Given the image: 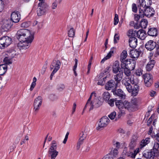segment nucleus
I'll use <instances>...</instances> for the list:
<instances>
[{
	"label": "nucleus",
	"mask_w": 159,
	"mask_h": 159,
	"mask_svg": "<svg viewBox=\"0 0 159 159\" xmlns=\"http://www.w3.org/2000/svg\"><path fill=\"white\" fill-rule=\"evenodd\" d=\"M134 84L133 80L131 81V79L129 78H125L122 80V84L124 85L127 91L129 93H131L133 96H136L138 93L139 90V86L137 84H134L133 88L131 85Z\"/></svg>",
	"instance_id": "1"
},
{
	"label": "nucleus",
	"mask_w": 159,
	"mask_h": 159,
	"mask_svg": "<svg viewBox=\"0 0 159 159\" xmlns=\"http://www.w3.org/2000/svg\"><path fill=\"white\" fill-rule=\"evenodd\" d=\"M116 105L120 110L119 112L118 117L120 118L122 114H125L126 110L129 112H131L133 110V106H131L129 102L125 101L123 102L121 100H118L115 102Z\"/></svg>",
	"instance_id": "2"
},
{
	"label": "nucleus",
	"mask_w": 159,
	"mask_h": 159,
	"mask_svg": "<svg viewBox=\"0 0 159 159\" xmlns=\"http://www.w3.org/2000/svg\"><path fill=\"white\" fill-rule=\"evenodd\" d=\"M20 42L18 44V46L20 49H26L28 48L32 42L34 38V35L30 33V35H23L17 37Z\"/></svg>",
	"instance_id": "3"
},
{
	"label": "nucleus",
	"mask_w": 159,
	"mask_h": 159,
	"mask_svg": "<svg viewBox=\"0 0 159 159\" xmlns=\"http://www.w3.org/2000/svg\"><path fill=\"white\" fill-rule=\"evenodd\" d=\"M140 3V5H138V8H140L143 7L144 9L143 11V15L146 16L147 17H150L153 16L154 14V10L153 8L151 7H146L147 5L146 2H145V0H138Z\"/></svg>",
	"instance_id": "4"
},
{
	"label": "nucleus",
	"mask_w": 159,
	"mask_h": 159,
	"mask_svg": "<svg viewBox=\"0 0 159 159\" xmlns=\"http://www.w3.org/2000/svg\"><path fill=\"white\" fill-rule=\"evenodd\" d=\"M96 93L94 92L92 93L89 98L85 106V108L88 106L90 107L89 110L93 109L94 107H98L101 105V102L97 99H95L93 101H91L92 97L93 96L94 97L96 96Z\"/></svg>",
	"instance_id": "5"
},
{
	"label": "nucleus",
	"mask_w": 159,
	"mask_h": 159,
	"mask_svg": "<svg viewBox=\"0 0 159 159\" xmlns=\"http://www.w3.org/2000/svg\"><path fill=\"white\" fill-rule=\"evenodd\" d=\"M96 93L94 92L92 93L89 98L85 106V108L88 106L90 107L89 110L93 109L94 107H98L101 105V102L97 99H95L93 101H91L92 97L93 96L94 97L96 96Z\"/></svg>",
	"instance_id": "6"
},
{
	"label": "nucleus",
	"mask_w": 159,
	"mask_h": 159,
	"mask_svg": "<svg viewBox=\"0 0 159 159\" xmlns=\"http://www.w3.org/2000/svg\"><path fill=\"white\" fill-rule=\"evenodd\" d=\"M136 64L135 61L131 59H127L121 64V68H127L131 70H133L135 67Z\"/></svg>",
	"instance_id": "7"
},
{
	"label": "nucleus",
	"mask_w": 159,
	"mask_h": 159,
	"mask_svg": "<svg viewBox=\"0 0 159 159\" xmlns=\"http://www.w3.org/2000/svg\"><path fill=\"white\" fill-rule=\"evenodd\" d=\"M42 102V99L41 97L39 96L34 100V115H36L38 112Z\"/></svg>",
	"instance_id": "8"
},
{
	"label": "nucleus",
	"mask_w": 159,
	"mask_h": 159,
	"mask_svg": "<svg viewBox=\"0 0 159 159\" xmlns=\"http://www.w3.org/2000/svg\"><path fill=\"white\" fill-rule=\"evenodd\" d=\"M11 39L7 36H5L0 38V46L2 47H6L11 43Z\"/></svg>",
	"instance_id": "9"
},
{
	"label": "nucleus",
	"mask_w": 159,
	"mask_h": 159,
	"mask_svg": "<svg viewBox=\"0 0 159 159\" xmlns=\"http://www.w3.org/2000/svg\"><path fill=\"white\" fill-rule=\"evenodd\" d=\"M61 62L59 60H53L52 62L50 67V70L57 72L60 68Z\"/></svg>",
	"instance_id": "10"
},
{
	"label": "nucleus",
	"mask_w": 159,
	"mask_h": 159,
	"mask_svg": "<svg viewBox=\"0 0 159 159\" xmlns=\"http://www.w3.org/2000/svg\"><path fill=\"white\" fill-rule=\"evenodd\" d=\"M38 5L39 8L37 11V15L40 16L45 14L46 11V8L48 7V5L46 3H39Z\"/></svg>",
	"instance_id": "11"
},
{
	"label": "nucleus",
	"mask_w": 159,
	"mask_h": 159,
	"mask_svg": "<svg viewBox=\"0 0 159 159\" xmlns=\"http://www.w3.org/2000/svg\"><path fill=\"white\" fill-rule=\"evenodd\" d=\"M143 77L146 86L150 87L153 83L152 75L150 74H145L143 75Z\"/></svg>",
	"instance_id": "12"
},
{
	"label": "nucleus",
	"mask_w": 159,
	"mask_h": 159,
	"mask_svg": "<svg viewBox=\"0 0 159 159\" xmlns=\"http://www.w3.org/2000/svg\"><path fill=\"white\" fill-rule=\"evenodd\" d=\"M110 120L106 116H104L102 117L100 119L99 123L98 124V126L97 128V129L98 130L100 128H103L106 126L109 123Z\"/></svg>",
	"instance_id": "13"
},
{
	"label": "nucleus",
	"mask_w": 159,
	"mask_h": 159,
	"mask_svg": "<svg viewBox=\"0 0 159 159\" xmlns=\"http://www.w3.org/2000/svg\"><path fill=\"white\" fill-rule=\"evenodd\" d=\"M118 86V84L113 80H111L108 81L105 85V89L108 90L116 88Z\"/></svg>",
	"instance_id": "14"
},
{
	"label": "nucleus",
	"mask_w": 159,
	"mask_h": 159,
	"mask_svg": "<svg viewBox=\"0 0 159 159\" xmlns=\"http://www.w3.org/2000/svg\"><path fill=\"white\" fill-rule=\"evenodd\" d=\"M20 14L18 11H14L11 15V19L14 22H18L20 19Z\"/></svg>",
	"instance_id": "15"
},
{
	"label": "nucleus",
	"mask_w": 159,
	"mask_h": 159,
	"mask_svg": "<svg viewBox=\"0 0 159 159\" xmlns=\"http://www.w3.org/2000/svg\"><path fill=\"white\" fill-rule=\"evenodd\" d=\"M156 43L152 40H150L146 44V48L148 50L151 51L156 46Z\"/></svg>",
	"instance_id": "16"
},
{
	"label": "nucleus",
	"mask_w": 159,
	"mask_h": 159,
	"mask_svg": "<svg viewBox=\"0 0 159 159\" xmlns=\"http://www.w3.org/2000/svg\"><path fill=\"white\" fill-rule=\"evenodd\" d=\"M17 37L21 36L23 35H30V32L26 29H22L18 31L17 32Z\"/></svg>",
	"instance_id": "17"
},
{
	"label": "nucleus",
	"mask_w": 159,
	"mask_h": 159,
	"mask_svg": "<svg viewBox=\"0 0 159 159\" xmlns=\"http://www.w3.org/2000/svg\"><path fill=\"white\" fill-rule=\"evenodd\" d=\"M141 53V52L140 51H139L136 49H133L130 51L129 54L131 58L137 59Z\"/></svg>",
	"instance_id": "18"
},
{
	"label": "nucleus",
	"mask_w": 159,
	"mask_h": 159,
	"mask_svg": "<svg viewBox=\"0 0 159 159\" xmlns=\"http://www.w3.org/2000/svg\"><path fill=\"white\" fill-rule=\"evenodd\" d=\"M139 9V14H135L134 15V20L136 21H138L140 18L143 17L144 16L143 15V11L144 10L143 7H141L138 8Z\"/></svg>",
	"instance_id": "19"
},
{
	"label": "nucleus",
	"mask_w": 159,
	"mask_h": 159,
	"mask_svg": "<svg viewBox=\"0 0 159 159\" xmlns=\"http://www.w3.org/2000/svg\"><path fill=\"white\" fill-rule=\"evenodd\" d=\"M143 156L146 158H153L155 155L152 151L146 150L143 152Z\"/></svg>",
	"instance_id": "20"
},
{
	"label": "nucleus",
	"mask_w": 159,
	"mask_h": 159,
	"mask_svg": "<svg viewBox=\"0 0 159 159\" xmlns=\"http://www.w3.org/2000/svg\"><path fill=\"white\" fill-rule=\"evenodd\" d=\"M113 93L114 94L116 95L121 98L125 99L126 97L125 93L120 89H119L116 90H113Z\"/></svg>",
	"instance_id": "21"
},
{
	"label": "nucleus",
	"mask_w": 159,
	"mask_h": 159,
	"mask_svg": "<svg viewBox=\"0 0 159 159\" xmlns=\"http://www.w3.org/2000/svg\"><path fill=\"white\" fill-rule=\"evenodd\" d=\"M129 42L130 47L134 48L137 45V39L136 38H131L129 39Z\"/></svg>",
	"instance_id": "22"
},
{
	"label": "nucleus",
	"mask_w": 159,
	"mask_h": 159,
	"mask_svg": "<svg viewBox=\"0 0 159 159\" xmlns=\"http://www.w3.org/2000/svg\"><path fill=\"white\" fill-rule=\"evenodd\" d=\"M137 138L135 136H133L131 140V141L129 145V149L131 150L133 149L136 146L137 144Z\"/></svg>",
	"instance_id": "23"
},
{
	"label": "nucleus",
	"mask_w": 159,
	"mask_h": 159,
	"mask_svg": "<svg viewBox=\"0 0 159 159\" xmlns=\"http://www.w3.org/2000/svg\"><path fill=\"white\" fill-rule=\"evenodd\" d=\"M146 33L144 30L141 29L137 31V37L141 40H144L146 38Z\"/></svg>",
	"instance_id": "24"
},
{
	"label": "nucleus",
	"mask_w": 159,
	"mask_h": 159,
	"mask_svg": "<svg viewBox=\"0 0 159 159\" xmlns=\"http://www.w3.org/2000/svg\"><path fill=\"white\" fill-rule=\"evenodd\" d=\"M155 61L154 60H151L148 62L146 67V69L147 71H151L153 68Z\"/></svg>",
	"instance_id": "25"
},
{
	"label": "nucleus",
	"mask_w": 159,
	"mask_h": 159,
	"mask_svg": "<svg viewBox=\"0 0 159 159\" xmlns=\"http://www.w3.org/2000/svg\"><path fill=\"white\" fill-rule=\"evenodd\" d=\"M123 73H121L119 71V73L115 75L114 76V79L116 82V83L118 84L120 83V81L122 79Z\"/></svg>",
	"instance_id": "26"
},
{
	"label": "nucleus",
	"mask_w": 159,
	"mask_h": 159,
	"mask_svg": "<svg viewBox=\"0 0 159 159\" xmlns=\"http://www.w3.org/2000/svg\"><path fill=\"white\" fill-rule=\"evenodd\" d=\"M120 67L119 62L116 61L113 64L112 66V71L114 73H117L119 70Z\"/></svg>",
	"instance_id": "27"
},
{
	"label": "nucleus",
	"mask_w": 159,
	"mask_h": 159,
	"mask_svg": "<svg viewBox=\"0 0 159 159\" xmlns=\"http://www.w3.org/2000/svg\"><path fill=\"white\" fill-rule=\"evenodd\" d=\"M157 30L155 28H152L149 29L148 32V34L152 36H156L157 35Z\"/></svg>",
	"instance_id": "28"
},
{
	"label": "nucleus",
	"mask_w": 159,
	"mask_h": 159,
	"mask_svg": "<svg viewBox=\"0 0 159 159\" xmlns=\"http://www.w3.org/2000/svg\"><path fill=\"white\" fill-rule=\"evenodd\" d=\"M150 139L147 138L145 139L142 140L140 143V147L141 149L145 147L150 142Z\"/></svg>",
	"instance_id": "29"
},
{
	"label": "nucleus",
	"mask_w": 159,
	"mask_h": 159,
	"mask_svg": "<svg viewBox=\"0 0 159 159\" xmlns=\"http://www.w3.org/2000/svg\"><path fill=\"white\" fill-rule=\"evenodd\" d=\"M48 153L51 157V159H55L58 154V152L57 150H48Z\"/></svg>",
	"instance_id": "30"
},
{
	"label": "nucleus",
	"mask_w": 159,
	"mask_h": 159,
	"mask_svg": "<svg viewBox=\"0 0 159 159\" xmlns=\"http://www.w3.org/2000/svg\"><path fill=\"white\" fill-rule=\"evenodd\" d=\"M8 67L5 64L0 65V75H2L7 71Z\"/></svg>",
	"instance_id": "31"
},
{
	"label": "nucleus",
	"mask_w": 159,
	"mask_h": 159,
	"mask_svg": "<svg viewBox=\"0 0 159 159\" xmlns=\"http://www.w3.org/2000/svg\"><path fill=\"white\" fill-rule=\"evenodd\" d=\"M137 31L135 30H130L127 33L128 36L131 38H135L137 36Z\"/></svg>",
	"instance_id": "32"
},
{
	"label": "nucleus",
	"mask_w": 159,
	"mask_h": 159,
	"mask_svg": "<svg viewBox=\"0 0 159 159\" xmlns=\"http://www.w3.org/2000/svg\"><path fill=\"white\" fill-rule=\"evenodd\" d=\"M127 57V52L126 50H123L121 53L120 57V60L121 63H123V62L125 61V59Z\"/></svg>",
	"instance_id": "33"
},
{
	"label": "nucleus",
	"mask_w": 159,
	"mask_h": 159,
	"mask_svg": "<svg viewBox=\"0 0 159 159\" xmlns=\"http://www.w3.org/2000/svg\"><path fill=\"white\" fill-rule=\"evenodd\" d=\"M16 52L14 50L11 51H8L6 52V55L9 57L10 59H12L16 55Z\"/></svg>",
	"instance_id": "34"
},
{
	"label": "nucleus",
	"mask_w": 159,
	"mask_h": 159,
	"mask_svg": "<svg viewBox=\"0 0 159 159\" xmlns=\"http://www.w3.org/2000/svg\"><path fill=\"white\" fill-rule=\"evenodd\" d=\"M57 143L56 141H52L50 144V147L48 150L54 151L56 150L57 148Z\"/></svg>",
	"instance_id": "35"
},
{
	"label": "nucleus",
	"mask_w": 159,
	"mask_h": 159,
	"mask_svg": "<svg viewBox=\"0 0 159 159\" xmlns=\"http://www.w3.org/2000/svg\"><path fill=\"white\" fill-rule=\"evenodd\" d=\"M3 61L4 63L3 64L7 65V66L8 65L10 64H11L12 63L11 59H10L9 57H8L6 55L3 60Z\"/></svg>",
	"instance_id": "36"
},
{
	"label": "nucleus",
	"mask_w": 159,
	"mask_h": 159,
	"mask_svg": "<svg viewBox=\"0 0 159 159\" xmlns=\"http://www.w3.org/2000/svg\"><path fill=\"white\" fill-rule=\"evenodd\" d=\"M137 100L135 98L133 99L131 101V102H129V103L130 104V105L132 106H133V110L131 111H135L137 107Z\"/></svg>",
	"instance_id": "37"
},
{
	"label": "nucleus",
	"mask_w": 159,
	"mask_h": 159,
	"mask_svg": "<svg viewBox=\"0 0 159 159\" xmlns=\"http://www.w3.org/2000/svg\"><path fill=\"white\" fill-rule=\"evenodd\" d=\"M103 98L105 101H107L109 100L110 98V95L108 92H105L102 95Z\"/></svg>",
	"instance_id": "38"
},
{
	"label": "nucleus",
	"mask_w": 159,
	"mask_h": 159,
	"mask_svg": "<svg viewBox=\"0 0 159 159\" xmlns=\"http://www.w3.org/2000/svg\"><path fill=\"white\" fill-rule=\"evenodd\" d=\"M147 25L148 21L144 19H142L140 23V25L142 28L145 29L146 28Z\"/></svg>",
	"instance_id": "39"
},
{
	"label": "nucleus",
	"mask_w": 159,
	"mask_h": 159,
	"mask_svg": "<svg viewBox=\"0 0 159 159\" xmlns=\"http://www.w3.org/2000/svg\"><path fill=\"white\" fill-rule=\"evenodd\" d=\"M137 3H139V4L138 5V6L140 5V3L139 2V1L137 0ZM138 8V7H137L135 3H133L132 5V11L136 13L137 11Z\"/></svg>",
	"instance_id": "40"
},
{
	"label": "nucleus",
	"mask_w": 159,
	"mask_h": 159,
	"mask_svg": "<svg viewBox=\"0 0 159 159\" xmlns=\"http://www.w3.org/2000/svg\"><path fill=\"white\" fill-rule=\"evenodd\" d=\"M111 155H113L114 156L116 157L118 154V151L116 148H112L110 152V153Z\"/></svg>",
	"instance_id": "41"
},
{
	"label": "nucleus",
	"mask_w": 159,
	"mask_h": 159,
	"mask_svg": "<svg viewBox=\"0 0 159 159\" xmlns=\"http://www.w3.org/2000/svg\"><path fill=\"white\" fill-rule=\"evenodd\" d=\"M75 30L73 28L70 29L68 31V35L69 37H73L75 35Z\"/></svg>",
	"instance_id": "42"
},
{
	"label": "nucleus",
	"mask_w": 159,
	"mask_h": 159,
	"mask_svg": "<svg viewBox=\"0 0 159 159\" xmlns=\"http://www.w3.org/2000/svg\"><path fill=\"white\" fill-rule=\"evenodd\" d=\"M124 69V73L127 76H129L131 74L130 70H131L127 68H122Z\"/></svg>",
	"instance_id": "43"
},
{
	"label": "nucleus",
	"mask_w": 159,
	"mask_h": 159,
	"mask_svg": "<svg viewBox=\"0 0 159 159\" xmlns=\"http://www.w3.org/2000/svg\"><path fill=\"white\" fill-rule=\"evenodd\" d=\"M120 39V35L119 33H115L114 37V43H117Z\"/></svg>",
	"instance_id": "44"
},
{
	"label": "nucleus",
	"mask_w": 159,
	"mask_h": 159,
	"mask_svg": "<svg viewBox=\"0 0 159 159\" xmlns=\"http://www.w3.org/2000/svg\"><path fill=\"white\" fill-rule=\"evenodd\" d=\"M106 78L107 77L105 76L101 80H99L98 83V84L100 85H104L105 83V80Z\"/></svg>",
	"instance_id": "45"
},
{
	"label": "nucleus",
	"mask_w": 159,
	"mask_h": 159,
	"mask_svg": "<svg viewBox=\"0 0 159 159\" xmlns=\"http://www.w3.org/2000/svg\"><path fill=\"white\" fill-rule=\"evenodd\" d=\"M113 145L117 149L119 148L122 147L124 145L123 143H121L120 144L119 142H116L115 143L114 142Z\"/></svg>",
	"instance_id": "46"
},
{
	"label": "nucleus",
	"mask_w": 159,
	"mask_h": 159,
	"mask_svg": "<svg viewBox=\"0 0 159 159\" xmlns=\"http://www.w3.org/2000/svg\"><path fill=\"white\" fill-rule=\"evenodd\" d=\"M87 135V134L85 131H82L80 134V139H85Z\"/></svg>",
	"instance_id": "47"
},
{
	"label": "nucleus",
	"mask_w": 159,
	"mask_h": 159,
	"mask_svg": "<svg viewBox=\"0 0 159 159\" xmlns=\"http://www.w3.org/2000/svg\"><path fill=\"white\" fill-rule=\"evenodd\" d=\"M84 140V139H83L79 138L77 145V148L78 150L79 149L80 146L83 143Z\"/></svg>",
	"instance_id": "48"
},
{
	"label": "nucleus",
	"mask_w": 159,
	"mask_h": 159,
	"mask_svg": "<svg viewBox=\"0 0 159 159\" xmlns=\"http://www.w3.org/2000/svg\"><path fill=\"white\" fill-rule=\"evenodd\" d=\"M116 50V48L115 47H112L110 49V51L108 53L107 55H108L109 56H110V57L111 56L112 54H113L114 52H115Z\"/></svg>",
	"instance_id": "49"
},
{
	"label": "nucleus",
	"mask_w": 159,
	"mask_h": 159,
	"mask_svg": "<svg viewBox=\"0 0 159 159\" xmlns=\"http://www.w3.org/2000/svg\"><path fill=\"white\" fill-rule=\"evenodd\" d=\"M30 23L29 22H24L21 23V26L23 28H26L28 27L30 25Z\"/></svg>",
	"instance_id": "50"
},
{
	"label": "nucleus",
	"mask_w": 159,
	"mask_h": 159,
	"mask_svg": "<svg viewBox=\"0 0 159 159\" xmlns=\"http://www.w3.org/2000/svg\"><path fill=\"white\" fill-rule=\"evenodd\" d=\"M116 116V112L113 111L108 115V117L111 120H113L115 118Z\"/></svg>",
	"instance_id": "51"
},
{
	"label": "nucleus",
	"mask_w": 159,
	"mask_h": 159,
	"mask_svg": "<svg viewBox=\"0 0 159 159\" xmlns=\"http://www.w3.org/2000/svg\"><path fill=\"white\" fill-rule=\"evenodd\" d=\"M119 22V18L118 15L117 14H116L114 18V25H116Z\"/></svg>",
	"instance_id": "52"
},
{
	"label": "nucleus",
	"mask_w": 159,
	"mask_h": 159,
	"mask_svg": "<svg viewBox=\"0 0 159 159\" xmlns=\"http://www.w3.org/2000/svg\"><path fill=\"white\" fill-rule=\"evenodd\" d=\"M102 159H113V158L110 154H108L103 157Z\"/></svg>",
	"instance_id": "53"
},
{
	"label": "nucleus",
	"mask_w": 159,
	"mask_h": 159,
	"mask_svg": "<svg viewBox=\"0 0 159 159\" xmlns=\"http://www.w3.org/2000/svg\"><path fill=\"white\" fill-rule=\"evenodd\" d=\"M153 119V115H152L147 121V123L148 126H149L151 125Z\"/></svg>",
	"instance_id": "54"
},
{
	"label": "nucleus",
	"mask_w": 159,
	"mask_h": 159,
	"mask_svg": "<svg viewBox=\"0 0 159 159\" xmlns=\"http://www.w3.org/2000/svg\"><path fill=\"white\" fill-rule=\"evenodd\" d=\"M65 88V86L63 84H61L58 85L57 89L60 91L63 90Z\"/></svg>",
	"instance_id": "55"
},
{
	"label": "nucleus",
	"mask_w": 159,
	"mask_h": 159,
	"mask_svg": "<svg viewBox=\"0 0 159 159\" xmlns=\"http://www.w3.org/2000/svg\"><path fill=\"white\" fill-rule=\"evenodd\" d=\"M126 155L129 157H130L132 158H134V154L133 153L131 152L130 151H128L126 153Z\"/></svg>",
	"instance_id": "56"
},
{
	"label": "nucleus",
	"mask_w": 159,
	"mask_h": 159,
	"mask_svg": "<svg viewBox=\"0 0 159 159\" xmlns=\"http://www.w3.org/2000/svg\"><path fill=\"white\" fill-rule=\"evenodd\" d=\"M115 100L114 99H111L107 101L108 104L111 107H112L114 105V102Z\"/></svg>",
	"instance_id": "57"
},
{
	"label": "nucleus",
	"mask_w": 159,
	"mask_h": 159,
	"mask_svg": "<svg viewBox=\"0 0 159 159\" xmlns=\"http://www.w3.org/2000/svg\"><path fill=\"white\" fill-rule=\"evenodd\" d=\"M159 147V144L157 143H155L153 147L154 150L157 151Z\"/></svg>",
	"instance_id": "58"
},
{
	"label": "nucleus",
	"mask_w": 159,
	"mask_h": 159,
	"mask_svg": "<svg viewBox=\"0 0 159 159\" xmlns=\"http://www.w3.org/2000/svg\"><path fill=\"white\" fill-rule=\"evenodd\" d=\"M142 70L141 69H138L136 71V75L140 76L142 74Z\"/></svg>",
	"instance_id": "59"
},
{
	"label": "nucleus",
	"mask_w": 159,
	"mask_h": 159,
	"mask_svg": "<svg viewBox=\"0 0 159 159\" xmlns=\"http://www.w3.org/2000/svg\"><path fill=\"white\" fill-rule=\"evenodd\" d=\"M4 8V5L2 0H0V12L2 11Z\"/></svg>",
	"instance_id": "60"
},
{
	"label": "nucleus",
	"mask_w": 159,
	"mask_h": 159,
	"mask_svg": "<svg viewBox=\"0 0 159 159\" xmlns=\"http://www.w3.org/2000/svg\"><path fill=\"white\" fill-rule=\"evenodd\" d=\"M110 58V56L107 55L105 57H104L101 61V63H103L106 60L109 59Z\"/></svg>",
	"instance_id": "61"
},
{
	"label": "nucleus",
	"mask_w": 159,
	"mask_h": 159,
	"mask_svg": "<svg viewBox=\"0 0 159 159\" xmlns=\"http://www.w3.org/2000/svg\"><path fill=\"white\" fill-rule=\"evenodd\" d=\"M57 3L56 1L54 2L53 3H52V9H55L57 6Z\"/></svg>",
	"instance_id": "62"
},
{
	"label": "nucleus",
	"mask_w": 159,
	"mask_h": 159,
	"mask_svg": "<svg viewBox=\"0 0 159 159\" xmlns=\"http://www.w3.org/2000/svg\"><path fill=\"white\" fill-rule=\"evenodd\" d=\"M145 2H146V7H150V6L151 5L152 0H146L145 1Z\"/></svg>",
	"instance_id": "63"
},
{
	"label": "nucleus",
	"mask_w": 159,
	"mask_h": 159,
	"mask_svg": "<svg viewBox=\"0 0 159 159\" xmlns=\"http://www.w3.org/2000/svg\"><path fill=\"white\" fill-rule=\"evenodd\" d=\"M139 148H137L134 151V152L133 153L134 155V156L135 157L137 154L139 152Z\"/></svg>",
	"instance_id": "64"
}]
</instances>
